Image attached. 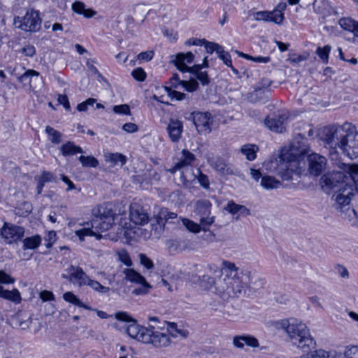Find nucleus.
Returning <instances> with one entry per match:
<instances>
[{"instance_id":"38","label":"nucleus","mask_w":358,"mask_h":358,"mask_svg":"<svg viewBox=\"0 0 358 358\" xmlns=\"http://www.w3.org/2000/svg\"><path fill=\"white\" fill-rule=\"evenodd\" d=\"M63 299L65 301L72 303L76 306L81 307L89 310H93L91 307L83 303L72 292H65L63 294Z\"/></svg>"},{"instance_id":"1","label":"nucleus","mask_w":358,"mask_h":358,"mask_svg":"<svg viewBox=\"0 0 358 358\" xmlns=\"http://www.w3.org/2000/svg\"><path fill=\"white\" fill-rule=\"evenodd\" d=\"M220 268L217 265H196V271L203 272L196 276L199 285L205 290L215 289L223 299L238 296L250 283V272L240 269L234 263L224 260Z\"/></svg>"},{"instance_id":"24","label":"nucleus","mask_w":358,"mask_h":358,"mask_svg":"<svg viewBox=\"0 0 358 358\" xmlns=\"http://www.w3.org/2000/svg\"><path fill=\"white\" fill-rule=\"evenodd\" d=\"M165 244L171 254H176L192 250L190 243L187 241L169 239L166 241Z\"/></svg>"},{"instance_id":"25","label":"nucleus","mask_w":358,"mask_h":358,"mask_svg":"<svg viewBox=\"0 0 358 358\" xmlns=\"http://www.w3.org/2000/svg\"><path fill=\"white\" fill-rule=\"evenodd\" d=\"M233 345L234 347L241 349L243 348L245 345L251 348H257L259 347V342L253 336L244 334L235 336L233 338Z\"/></svg>"},{"instance_id":"32","label":"nucleus","mask_w":358,"mask_h":358,"mask_svg":"<svg viewBox=\"0 0 358 358\" xmlns=\"http://www.w3.org/2000/svg\"><path fill=\"white\" fill-rule=\"evenodd\" d=\"M224 210L233 215H236L237 219L240 217H245L250 214V210L245 206L236 204L233 201L228 202L227 205L224 207Z\"/></svg>"},{"instance_id":"35","label":"nucleus","mask_w":358,"mask_h":358,"mask_svg":"<svg viewBox=\"0 0 358 358\" xmlns=\"http://www.w3.org/2000/svg\"><path fill=\"white\" fill-rule=\"evenodd\" d=\"M341 358L340 355H337V352H327L324 350H317L313 352H308L300 357V358Z\"/></svg>"},{"instance_id":"15","label":"nucleus","mask_w":358,"mask_h":358,"mask_svg":"<svg viewBox=\"0 0 358 358\" xmlns=\"http://www.w3.org/2000/svg\"><path fill=\"white\" fill-rule=\"evenodd\" d=\"M308 171L310 174L317 176L322 173L327 165L325 157L317 153H312L308 156Z\"/></svg>"},{"instance_id":"54","label":"nucleus","mask_w":358,"mask_h":358,"mask_svg":"<svg viewBox=\"0 0 358 358\" xmlns=\"http://www.w3.org/2000/svg\"><path fill=\"white\" fill-rule=\"evenodd\" d=\"M15 279L6 273L4 271L0 270V286L2 285L13 284Z\"/></svg>"},{"instance_id":"46","label":"nucleus","mask_w":358,"mask_h":358,"mask_svg":"<svg viewBox=\"0 0 358 358\" xmlns=\"http://www.w3.org/2000/svg\"><path fill=\"white\" fill-rule=\"evenodd\" d=\"M107 160L111 162L115 165L120 164L123 166L126 164L127 159L124 155L120 153H110L107 156Z\"/></svg>"},{"instance_id":"41","label":"nucleus","mask_w":358,"mask_h":358,"mask_svg":"<svg viewBox=\"0 0 358 358\" xmlns=\"http://www.w3.org/2000/svg\"><path fill=\"white\" fill-rule=\"evenodd\" d=\"M258 148L255 145L245 144L241 148V152L245 155L246 159L249 161H252L256 158V153Z\"/></svg>"},{"instance_id":"50","label":"nucleus","mask_w":358,"mask_h":358,"mask_svg":"<svg viewBox=\"0 0 358 358\" xmlns=\"http://www.w3.org/2000/svg\"><path fill=\"white\" fill-rule=\"evenodd\" d=\"M86 285L90 286L94 291H96V292L102 293V294L107 293L110 290L109 287L103 286L98 281L91 280L90 278H89V280H88Z\"/></svg>"},{"instance_id":"2","label":"nucleus","mask_w":358,"mask_h":358,"mask_svg":"<svg viewBox=\"0 0 358 358\" xmlns=\"http://www.w3.org/2000/svg\"><path fill=\"white\" fill-rule=\"evenodd\" d=\"M347 173L342 169L341 171H334L329 175H324L320 179L322 187L326 186L329 189H334L336 187L338 189L333 195L336 201V208L342 209L350 204L352 197L358 195V185L355 183L350 184L345 182L348 178Z\"/></svg>"},{"instance_id":"34","label":"nucleus","mask_w":358,"mask_h":358,"mask_svg":"<svg viewBox=\"0 0 358 358\" xmlns=\"http://www.w3.org/2000/svg\"><path fill=\"white\" fill-rule=\"evenodd\" d=\"M72 10L77 14L83 15L85 17L90 18L96 14V12L91 8H86L85 4L82 1H76L71 6Z\"/></svg>"},{"instance_id":"59","label":"nucleus","mask_w":358,"mask_h":358,"mask_svg":"<svg viewBox=\"0 0 358 358\" xmlns=\"http://www.w3.org/2000/svg\"><path fill=\"white\" fill-rule=\"evenodd\" d=\"M131 75L135 80L141 82L144 81L146 78L145 71L141 67L134 69L131 72Z\"/></svg>"},{"instance_id":"12","label":"nucleus","mask_w":358,"mask_h":358,"mask_svg":"<svg viewBox=\"0 0 358 358\" xmlns=\"http://www.w3.org/2000/svg\"><path fill=\"white\" fill-rule=\"evenodd\" d=\"M286 8L285 3H280L276 9L272 11H258L254 14L255 20H263L265 22H272L277 24H280L284 20V13L282 10Z\"/></svg>"},{"instance_id":"31","label":"nucleus","mask_w":358,"mask_h":358,"mask_svg":"<svg viewBox=\"0 0 358 358\" xmlns=\"http://www.w3.org/2000/svg\"><path fill=\"white\" fill-rule=\"evenodd\" d=\"M92 228L84 229L78 233L80 236H95L97 239L102 238L101 233L108 231L112 225H91Z\"/></svg>"},{"instance_id":"22","label":"nucleus","mask_w":358,"mask_h":358,"mask_svg":"<svg viewBox=\"0 0 358 358\" xmlns=\"http://www.w3.org/2000/svg\"><path fill=\"white\" fill-rule=\"evenodd\" d=\"M208 163L213 169L221 175H232L234 171L232 166L227 163L223 159L219 157H212L208 158Z\"/></svg>"},{"instance_id":"53","label":"nucleus","mask_w":358,"mask_h":358,"mask_svg":"<svg viewBox=\"0 0 358 358\" xmlns=\"http://www.w3.org/2000/svg\"><path fill=\"white\" fill-rule=\"evenodd\" d=\"M187 92H194L198 89L199 84L195 80H190L189 81L184 80L182 82L181 85Z\"/></svg>"},{"instance_id":"6","label":"nucleus","mask_w":358,"mask_h":358,"mask_svg":"<svg viewBox=\"0 0 358 358\" xmlns=\"http://www.w3.org/2000/svg\"><path fill=\"white\" fill-rule=\"evenodd\" d=\"M115 316L117 320L128 322V324L124 325L123 328L131 338L142 343L148 341L149 337L146 334L148 328L140 326L137 324L136 320L133 319L126 312L117 313Z\"/></svg>"},{"instance_id":"64","label":"nucleus","mask_w":358,"mask_h":358,"mask_svg":"<svg viewBox=\"0 0 358 358\" xmlns=\"http://www.w3.org/2000/svg\"><path fill=\"white\" fill-rule=\"evenodd\" d=\"M22 55L27 57H33L36 54V48L32 45H26L20 50H19Z\"/></svg>"},{"instance_id":"36","label":"nucleus","mask_w":358,"mask_h":358,"mask_svg":"<svg viewBox=\"0 0 358 358\" xmlns=\"http://www.w3.org/2000/svg\"><path fill=\"white\" fill-rule=\"evenodd\" d=\"M261 186L267 190L280 188L282 183L280 180L271 176H264L261 180Z\"/></svg>"},{"instance_id":"3","label":"nucleus","mask_w":358,"mask_h":358,"mask_svg":"<svg viewBox=\"0 0 358 358\" xmlns=\"http://www.w3.org/2000/svg\"><path fill=\"white\" fill-rule=\"evenodd\" d=\"M282 327L285 329L292 343L303 352L315 348L316 343L305 323L297 319L290 318L282 321Z\"/></svg>"},{"instance_id":"20","label":"nucleus","mask_w":358,"mask_h":358,"mask_svg":"<svg viewBox=\"0 0 358 358\" xmlns=\"http://www.w3.org/2000/svg\"><path fill=\"white\" fill-rule=\"evenodd\" d=\"M287 115L286 114H280L272 118H266L265 124L271 131L277 133H282L285 130Z\"/></svg>"},{"instance_id":"62","label":"nucleus","mask_w":358,"mask_h":358,"mask_svg":"<svg viewBox=\"0 0 358 358\" xmlns=\"http://www.w3.org/2000/svg\"><path fill=\"white\" fill-rule=\"evenodd\" d=\"M140 262L147 269H152L154 267L152 261L148 258L145 254L141 253L139 255Z\"/></svg>"},{"instance_id":"51","label":"nucleus","mask_w":358,"mask_h":358,"mask_svg":"<svg viewBox=\"0 0 358 358\" xmlns=\"http://www.w3.org/2000/svg\"><path fill=\"white\" fill-rule=\"evenodd\" d=\"M196 179L199 185L205 189H208L210 188V182L208 177L203 174L199 169H196Z\"/></svg>"},{"instance_id":"5","label":"nucleus","mask_w":358,"mask_h":358,"mask_svg":"<svg viewBox=\"0 0 358 358\" xmlns=\"http://www.w3.org/2000/svg\"><path fill=\"white\" fill-rule=\"evenodd\" d=\"M350 123H345L341 126L326 127L322 130V138L330 147L341 149L346 134L350 128Z\"/></svg>"},{"instance_id":"17","label":"nucleus","mask_w":358,"mask_h":358,"mask_svg":"<svg viewBox=\"0 0 358 358\" xmlns=\"http://www.w3.org/2000/svg\"><path fill=\"white\" fill-rule=\"evenodd\" d=\"M154 213L157 224H176L180 222L177 214L166 208L155 207Z\"/></svg>"},{"instance_id":"14","label":"nucleus","mask_w":358,"mask_h":358,"mask_svg":"<svg viewBox=\"0 0 358 358\" xmlns=\"http://www.w3.org/2000/svg\"><path fill=\"white\" fill-rule=\"evenodd\" d=\"M0 233L6 243L12 244L23 237L24 230L19 225H3Z\"/></svg>"},{"instance_id":"43","label":"nucleus","mask_w":358,"mask_h":358,"mask_svg":"<svg viewBox=\"0 0 358 358\" xmlns=\"http://www.w3.org/2000/svg\"><path fill=\"white\" fill-rule=\"evenodd\" d=\"M358 23L351 17H343L339 20V25L345 30L352 32L355 30V27Z\"/></svg>"},{"instance_id":"49","label":"nucleus","mask_w":358,"mask_h":358,"mask_svg":"<svg viewBox=\"0 0 358 358\" xmlns=\"http://www.w3.org/2000/svg\"><path fill=\"white\" fill-rule=\"evenodd\" d=\"M337 355H340L341 358H358V346L346 347L343 355L337 352Z\"/></svg>"},{"instance_id":"37","label":"nucleus","mask_w":358,"mask_h":358,"mask_svg":"<svg viewBox=\"0 0 358 358\" xmlns=\"http://www.w3.org/2000/svg\"><path fill=\"white\" fill-rule=\"evenodd\" d=\"M125 279L136 284L145 283V278L133 268H125L123 271Z\"/></svg>"},{"instance_id":"26","label":"nucleus","mask_w":358,"mask_h":358,"mask_svg":"<svg viewBox=\"0 0 358 358\" xmlns=\"http://www.w3.org/2000/svg\"><path fill=\"white\" fill-rule=\"evenodd\" d=\"M244 99L252 104H263L268 101V94L267 92L255 87L252 92L245 94Z\"/></svg>"},{"instance_id":"9","label":"nucleus","mask_w":358,"mask_h":358,"mask_svg":"<svg viewBox=\"0 0 358 358\" xmlns=\"http://www.w3.org/2000/svg\"><path fill=\"white\" fill-rule=\"evenodd\" d=\"M341 150L344 155L351 159L358 157V132L356 128L350 124Z\"/></svg>"},{"instance_id":"42","label":"nucleus","mask_w":358,"mask_h":358,"mask_svg":"<svg viewBox=\"0 0 358 358\" xmlns=\"http://www.w3.org/2000/svg\"><path fill=\"white\" fill-rule=\"evenodd\" d=\"M41 243V237L36 235L31 237H28L23 241V248L34 250L37 248Z\"/></svg>"},{"instance_id":"48","label":"nucleus","mask_w":358,"mask_h":358,"mask_svg":"<svg viewBox=\"0 0 358 358\" xmlns=\"http://www.w3.org/2000/svg\"><path fill=\"white\" fill-rule=\"evenodd\" d=\"M165 90L171 100L182 101L187 98L186 94L172 90L171 87H166Z\"/></svg>"},{"instance_id":"60","label":"nucleus","mask_w":358,"mask_h":358,"mask_svg":"<svg viewBox=\"0 0 358 358\" xmlns=\"http://www.w3.org/2000/svg\"><path fill=\"white\" fill-rule=\"evenodd\" d=\"M118 256L120 260L126 266H131L132 265V261L125 250H122L118 252Z\"/></svg>"},{"instance_id":"18","label":"nucleus","mask_w":358,"mask_h":358,"mask_svg":"<svg viewBox=\"0 0 358 358\" xmlns=\"http://www.w3.org/2000/svg\"><path fill=\"white\" fill-rule=\"evenodd\" d=\"M129 219L132 224H148V213L136 203L130 204Z\"/></svg>"},{"instance_id":"58","label":"nucleus","mask_w":358,"mask_h":358,"mask_svg":"<svg viewBox=\"0 0 358 358\" xmlns=\"http://www.w3.org/2000/svg\"><path fill=\"white\" fill-rule=\"evenodd\" d=\"M272 81L268 78H262L259 80L256 85L255 87L259 88V90H263V92L269 93L268 88L271 86Z\"/></svg>"},{"instance_id":"52","label":"nucleus","mask_w":358,"mask_h":358,"mask_svg":"<svg viewBox=\"0 0 358 358\" xmlns=\"http://www.w3.org/2000/svg\"><path fill=\"white\" fill-rule=\"evenodd\" d=\"M217 55L219 58L222 59L227 66L231 67L235 73H238V71L232 66V61L230 55L227 52H225L223 48H221Z\"/></svg>"},{"instance_id":"47","label":"nucleus","mask_w":358,"mask_h":358,"mask_svg":"<svg viewBox=\"0 0 358 358\" xmlns=\"http://www.w3.org/2000/svg\"><path fill=\"white\" fill-rule=\"evenodd\" d=\"M331 51V46L327 45L323 48L318 47L316 50V54L322 60L324 64H327L329 61V55Z\"/></svg>"},{"instance_id":"28","label":"nucleus","mask_w":358,"mask_h":358,"mask_svg":"<svg viewBox=\"0 0 358 358\" xmlns=\"http://www.w3.org/2000/svg\"><path fill=\"white\" fill-rule=\"evenodd\" d=\"M196 159L195 155L188 150L183 149L178 157V166H180L181 169L191 167Z\"/></svg>"},{"instance_id":"56","label":"nucleus","mask_w":358,"mask_h":358,"mask_svg":"<svg viewBox=\"0 0 358 358\" xmlns=\"http://www.w3.org/2000/svg\"><path fill=\"white\" fill-rule=\"evenodd\" d=\"M31 204L29 202L24 201L16 208L17 214L24 215V213H29L31 211Z\"/></svg>"},{"instance_id":"13","label":"nucleus","mask_w":358,"mask_h":358,"mask_svg":"<svg viewBox=\"0 0 358 358\" xmlns=\"http://www.w3.org/2000/svg\"><path fill=\"white\" fill-rule=\"evenodd\" d=\"M162 328L161 327L157 325H149L148 332V341H144V343H151L155 347L157 348H162L166 347L170 344V338L169 336L164 333L159 332L158 331H155V328Z\"/></svg>"},{"instance_id":"7","label":"nucleus","mask_w":358,"mask_h":358,"mask_svg":"<svg viewBox=\"0 0 358 358\" xmlns=\"http://www.w3.org/2000/svg\"><path fill=\"white\" fill-rule=\"evenodd\" d=\"M41 22L39 12L33 8L28 9L23 17L16 16L14 18V23L19 24L17 27L26 32L39 31Z\"/></svg>"},{"instance_id":"11","label":"nucleus","mask_w":358,"mask_h":358,"mask_svg":"<svg viewBox=\"0 0 358 358\" xmlns=\"http://www.w3.org/2000/svg\"><path fill=\"white\" fill-rule=\"evenodd\" d=\"M62 278L78 287H83L87 285L90 277L82 268L71 264L64 270Z\"/></svg>"},{"instance_id":"55","label":"nucleus","mask_w":358,"mask_h":358,"mask_svg":"<svg viewBox=\"0 0 358 358\" xmlns=\"http://www.w3.org/2000/svg\"><path fill=\"white\" fill-rule=\"evenodd\" d=\"M96 100L94 98H89L86 101L79 103L77 106V110L80 112H85L88 109V106H93Z\"/></svg>"},{"instance_id":"63","label":"nucleus","mask_w":358,"mask_h":358,"mask_svg":"<svg viewBox=\"0 0 358 358\" xmlns=\"http://www.w3.org/2000/svg\"><path fill=\"white\" fill-rule=\"evenodd\" d=\"M56 232L55 231H50L45 237L46 248H51L53 243L56 241Z\"/></svg>"},{"instance_id":"27","label":"nucleus","mask_w":358,"mask_h":358,"mask_svg":"<svg viewBox=\"0 0 358 358\" xmlns=\"http://www.w3.org/2000/svg\"><path fill=\"white\" fill-rule=\"evenodd\" d=\"M143 225H128L124 226L120 229V234H123L127 241H136L141 238L142 234Z\"/></svg>"},{"instance_id":"40","label":"nucleus","mask_w":358,"mask_h":358,"mask_svg":"<svg viewBox=\"0 0 358 358\" xmlns=\"http://www.w3.org/2000/svg\"><path fill=\"white\" fill-rule=\"evenodd\" d=\"M167 331L169 334L173 337H177L180 336L182 338H187L189 334V331L184 329H178L177 324L174 322H166Z\"/></svg>"},{"instance_id":"4","label":"nucleus","mask_w":358,"mask_h":358,"mask_svg":"<svg viewBox=\"0 0 358 358\" xmlns=\"http://www.w3.org/2000/svg\"><path fill=\"white\" fill-rule=\"evenodd\" d=\"M172 59L177 69L181 72H190L196 75V78L201 82L203 85H208L210 82L208 76L206 71H201V65H194L189 67L187 64H191L194 60V55L191 52L187 53L179 52Z\"/></svg>"},{"instance_id":"39","label":"nucleus","mask_w":358,"mask_h":358,"mask_svg":"<svg viewBox=\"0 0 358 358\" xmlns=\"http://www.w3.org/2000/svg\"><path fill=\"white\" fill-rule=\"evenodd\" d=\"M64 156L74 155L77 153H83V149L73 144L72 142H67L62 145L60 148Z\"/></svg>"},{"instance_id":"30","label":"nucleus","mask_w":358,"mask_h":358,"mask_svg":"<svg viewBox=\"0 0 358 358\" xmlns=\"http://www.w3.org/2000/svg\"><path fill=\"white\" fill-rule=\"evenodd\" d=\"M197 172L191 167L181 170L180 181L185 187H190L196 179Z\"/></svg>"},{"instance_id":"16","label":"nucleus","mask_w":358,"mask_h":358,"mask_svg":"<svg viewBox=\"0 0 358 358\" xmlns=\"http://www.w3.org/2000/svg\"><path fill=\"white\" fill-rule=\"evenodd\" d=\"M211 203L207 199H201L196 201L195 210L200 215L199 224H213L215 217L211 215Z\"/></svg>"},{"instance_id":"10","label":"nucleus","mask_w":358,"mask_h":358,"mask_svg":"<svg viewBox=\"0 0 358 358\" xmlns=\"http://www.w3.org/2000/svg\"><path fill=\"white\" fill-rule=\"evenodd\" d=\"M190 117L200 134H207L211 131L213 117L210 113L196 111L192 113Z\"/></svg>"},{"instance_id":"21","label":"nucleus","mask_w":358,"mask_h":358,"mask_svg":"<svg viewBox=\"0 0 358 358\" xmlns=\"http://www.w3.org/2000/svg\"><path fill=\"white\" fill-rule=\"evenodd\" d=\"M166 131L171 141L177 143L181 138L183 131V124L178 119L171 118L167 125Z\"/></svg>"},{"instance_id":"8","label":"nucleus","mask_w":358,"mask_h":358,"mask_svg":"<svg viewBox=\"0 0 358 358\" xmlns=\"http://www.w3.org/2000/svg\"><path fill=\"white\" fill-rule=\"evenodd\" d=\"M116 216L113 205L110 202L96 205L92 209V221L95 222L113 224Z\"/></svg>"},{"instance_id":"19","label":"nucleus","mask_w":358,"mask_h":358,"mask_svg":"<svg viewBox=\"0 0 358 358\" xmlns=\"http://www.w3.org/2000/svg\"><path fill=\"white\" fill-rule=\"evenodd\" d=\"M210 225H184L185 229L189 232L198 234L203 239L213 242L215 240V234L209 227Z\"/></svg>"},{"instance_id":"29","label":"nucleus","mask_w":358,"mask_h":358,"mask_svg":"<svg viewBox=\"0 0 358 358\" xmlns=\"http://www.w3.org/2000/svg\"><path fill=\"white\" fill-rule=\"evenodd\" d=\"M40 73L33 69H28L22 76L18 77V81L22 84L23 88L26 91L32 92L34 87L31 85V79L33 77H39Z\"/></svg>"},{"instance_id":"61","label":"nucleus","mask_w":358,"mask_h":358,"mask_svg":"<svg viewBox=\"0 0 358 358\" xmlns=\"http://www.w3.org/2000/svg\"><path fill=\"white\" fill-rule=\"evenodd\" d=\"M113 110L117 114L130 115V108L127 104L115 106Z\"/></svg>"},{"instance_id":"33","label":"nucleus","mask_w":358,"mask_h":358,"mask_svg":"<svg viewBox=\"0 0 358 358\" xmlns=\"http://www.w3.org/2000/svg\"><path fill=\"white\" fill-rule=\"evenodd\" d=\"M0 297L4 299L19 303L21 302L22 298L20 292L17 289L12 290L4 289L3 286H0Z\"/></svg>"},{"instance_id":"45","label":"nucleus","mask_w":358,"mask_h":358,"mask_svg":"<svg viewBox=\"0 0 358 358\" xmlns=\"http://www.w3.org/2000/svg\"><path fill=\"white\" fill-rule=\"evenodd\" d=\"M45 132L52 143L58 144L61 142L62 134L59 131L50 126H47L45 127Z\"/></svg>"},{"instance_id":"23","label":"nucleus","mask_w":358,"mask_h":358,"mask_svg":"<svg viewBox=\"0 0 358 358\" xmlns=\"http://www.w3.org/2000/svg\"><path fill=\"white\" fill-rule=\"evenodd\" d=\"M308 150L306 139L299 134L292 141L290 151L292 155H303Z\"/></svg>"},{"instance_id":"44","label":"nucleus","mask_w":358,"mask_h":358,"mask_svg":"<svg viewBox=\"0 0 358 358\" xmlns=\"http://www.w3.org/2000/svg\"><path fill=\"white\" fill-rule=\"evenodd\" d=\"M79 161L84 167L96 168L99 165V161L93 156H83L78 157Z\"/></svg>"},{"instance_id":"57","label":"nucleus","mask_w":358,"mask_h":358,"mask_svg":"<svg viewBox=\"0 0 358 358\" xmlns=\"http://www.w3.org/2000/svg\"><path fill=\"white\" fill-rule=\"evenodd\" d=\"M205 45L206 50L207 52L212 54L213 52H216L217 54L220 51L222 48L217 43L213 42H209L206 40V43H203Z\"/></svg>"}]
</instances>
